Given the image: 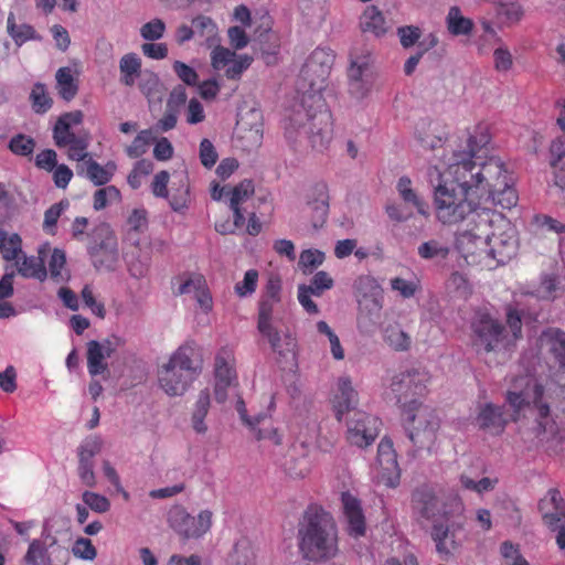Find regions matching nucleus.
I'll use <instances>...</instances> for the list:
<instances>
[{
  "label": "nucleus",
  "mask_w": 565,
  "mask_h": 565,
  "mask_svg": "<svg viewBox=\"0 0 565 565\" xmlns=\"http://www.w3.org/2000/svg\"><path fill=\"white\" fill-rule=\"evenodd\" d=\"M72 553L75 557L85 561H93L97 555V551L92 541L86 537H79L74 542Z\"/></svg>",
  "instance_id": "63"
},
{
  "label": "nucleus",
  "mask_w": 565,
  "mask_h": 565,
  "mask_svg": "<svg viewBox=\"0 0 565 565\" xmlns=\"http://www.w3.org/2000/svg\"><path fill=\"white\" fill-rule=\"evenodd\" d=\"M255 192L254 183L252 180H243L235 185L230 194V209L236 210L241 207L247 200H249Z\"/></svg>",
  "instance_id": "44"
},
{
  "label": "nucleus",
  "mask_w": 565,
  "mask_h": 565,
  "mask_svg": "<svg viewBox=\"0 0 565 565\" xmlns=\"http://www.w3.org/2000/svg\"><path fill=\"white\" fill-rule=\"evenodd\" d=\"M333 62L334 55L329 49H316L310 54L297 79V99L284 118L288 140L305 137L318 151L326 149L332 139L331 114L324 108L321 92Z\"/></svg>",
  "instance_id": "2"
},
{
  "label": "nucleus",
  "mask_w": 565,
  "mask_h": 565,
  "mask_svg": "<svg viewBox=\"0 0 565 565\" xmlns=\"http://www.w3.org/2000/svg\"><path fill=\"white\" fill-rule=\"evenodd\" d=\"M87 248L96 269H115L118 262V243L108 225L102 224L94 230Z\"/></svg>",
  "instance_id": "9"
},
{
  "label": "nucleus",
  "mask_w": 565,
  "mask_h": 565,
  "mask_svg": "<svg viewBox=\"0 0 565 565\" xmlns=\"http://www.w3.org/2000/svg\"><path fill=\"white\" fill-rule=\"evenodd\" d=\"M35 147L33 138L19 134L11 138L9 149L17 156H30Z\"/></svg>",
  "instance_id": "60"
},
{
  "label": "nucleus",
  "mask_w": 565,
  "mask_h": 565,
  "mask_svg": "<svg viewBox=\"0 0 565 565\" xmlns=\"http://www.w3.org/2000/svg\"><path fill=\"white\" fill-rule=\"evenodd\" d=\"M477 424L481 429L492 435H500L508 424L503 407L492 403L484 404L477 416Z\"/></svg>",
  "instance_id": "23"
},
{
  "label": "nucleus",
  "mask_w": 565,
  "mask_h": 565,
  "mask_svg": "<svg viewBox=\"0 0 565 565\" xmlns=\"http://www.w3.org/2000/svg\"><path fill=\"white\" fill-rule=\"evenodd\" d=\"M50 252L47 245L41 246L38 256H25L17 260L18 274L24 278H33L44 281L47 277V270L44 265V257Z\"/></svg>",
  "instance_id": "21"
},
{
  "label": "nucleus",
  "mask_w": 565,
  "mask_h": 565,
  "mask_svg": "<svg viewBox=\"0 0 565 565\" xmlns=\"http://www.w3.org/2000/svg\"><path fill=\"white\" fill-rule=\"evenodd\" d=\"M32 107L35 113H46L52 106V99L49 97L45 86L43 84H35L30 94Z\"/></svg>",
  "instance_id": "53"
},
{
  "label": "nucleus",
  "mask_w": 565,
  "mask_h": 565,
  "mask_svg": "<svg viewBox=\"0 0 565 565\" xmlns=\"http://www.w3.org/2000/svg\"><path fill=\"white\" fill-rule=\"evenodd\" d=\"M384 341L395 351H406L411 347V337L398 324L386 327Z\"/></svg>",
  "instance_id": "40"
},
{
  "label": "nucleus",
  "mask_w": 565,
  "mask_h": 565,
  "mask_svg": "<svg viewBox=\"0 0 565 565\" xmlns=\"http://www.w3.org/2000/svg\"><path fill=\"white\" fill-rule=\"evenodd\" d=\"M236 409L242 420L252 429L257 440L268 439L273 441L275 445L280 444V436L278 435L277 430L274 427H271L270 425H264V427H259V425L265 422L266 415L260 414L254 418H249L247 416L245 403L242 399L237 402Z\"/></svg>",
  "instance_id": "25"
},
{
  "label": "nucleus",
  "mask_w": 565,
  "mask_h": 565,
  "mask_svg": "<svg viewBox=\"0 0 565 565\" xmlns=\"http://www.w3.org/2000/svg\"><path fill=\"white\" fill-rule=\"evenodd\" d=\"M7 30L9 35L12 38L14 43L21 46L23 43L30 40L39 39L34 28L30 24H17L13 13H10L7 19Z\"/></svg>",
  "instance_id": "35"
},
{
  "label": "nucleus",
  "mask_w": 565,
  "mask_h": 565,
  "mask_svg": "<svg viewBox=\"0 0 565 565\" xmlns=\"http://www.w3.org/2000/svg\"><path fill=\"white\" fill-rule=\"evenodd\" d=\"M429 380L428 372L420 369L401 372L392 379L391 391L402 413L408 407L424 405L419 398L426 393Z\"/></svg>",
  "instance_id": "8"
},
{
  "label": "nucleus",
  "mask_w": 565,
  "mask_h": 565,
  "mask_svg": "<svg viewBox=\"0 0 565 565\" xmlns=\"http://www.w3.org/2000/svg\"><path fill=\"white\" fill-rule=\"evenodd\" d=\"M47 546L42 543L40 540H33L29 548L26 551V554L24 556V559L28 565H51L52 561L49 555Z\"/></svg>",
  "instance_id": "43"
},
{
  "label": "nucleus",
  "mask_w": 565,
  "mask_h": 565,
  "mask_svg": "<svg viewBox=\"0 0 565 565\" xmlns=\"http://www.w3.org/2000/svg\"><path fill=\"white\" fill-rule=\"evenodd\" d=\"M413 508L425 519L435 518L438 511V499L429 489H417L412 497Z\"/></svg>",
  "instance_id": "30"
},
{
  "label": "nucleus",
  "mask_w": 565,
  "mask_h": 565,
  "mask_svg": "<svg viewBox=\"0 0 565 565\" xmlns=\"http://www.w3.org/2000/svg\"><path fill=\"white\" fill-rule=\"evenodd\" d=\"M404 427L409 440L418 449H430L440 427L436 411L428 405L412 406L403 413Z\"/></svg>",
  "instance_id": "7"
},
{
  "label": "nucleus",
  "mask_w": 565,
  "mask_h": 565,
  "mask_svg": "<svg viewBox=\"0 0 565 565\" xmlns=\"http://www.w3.org/2000/svg\"><path fill=\"white\" fill-rule=\"evenodd\" d=\"M361 29L363 32L380 36L385 33V19L375 8H369L361 18Z\"/></svg>",
  "instance_id": "38"
},
{
  "label": "nucleus",
  "mask_w": 565,
  "mask_h": 565,
  "mask_svg": "<svg viewBox=\"0 0 565 565\" xmlns=\"http://www.w3.org/2000/svg\"><path fill=\"white\" fill-rule=\"evenodd\" d=\"M258 281V271L255 269H249L245 273L244 278L242 281H238L235 287V294L241 297L245 298L250 295H253L256 290Z\"/></svg>",
  "instance_id": "58"
},
{
  "label": "nucleus",
  "mask_w": 565,
  "mask_h": 565,
  "mask_svg": "<svg viewBox=\"0 0 565 565\" xmlns=\"http://www.w3.org/2000/svg\"><path fill=\"white\" fill-rule=\"evenodd\" d=\"M211 407V395L207 388L200 391L191 411V427L198 435L209 430L206 417Z\"/></svg>",
  "instance_id": "27"
},
{
  "label": "nucleus",
  "mask_w": 565,
  "mask_h": 565,
  "mask_svg": "<svg viewBox=\"0 0 565 565\" xmlns=\"http://www.w3.org/2000/svg\"><path fill=\"white\" fill-rule=\"evenodd\" d=\"M544 392L543 383L531 374H523L511 379L505 394L512 420L516 422L521 417L533 418L531 430L539 443H547L558 434L550 406L544 402Z\"/></svg>",
  "instance_id": "4"
},
{
  "label": "nucleus",
  "mask_w": 565,
  "mask_h": 565,
  "mask_svg": "<svg viewBox=\"0 0 565 565\" xmlns=\"http://www.w3.org/2000/svg\"><path fill=\"white\" fill-rule=\"evenodd\" d=\"M252 63L248 55H234L232 61L225 67V76L230 79H237L246 71Z\"/></svg>",
  "instance_id": "61"
},
{
  "label": "nucleus",
  "mask_w": 565,
  "mask_h": 565,
  "mask_svg": "<svg viewBox=\"0 0 565 565\" xmlns=\"http://www.w3.org/2000/svg\"><path fill=\"white\" fill-rule=\"evenodd\" d=\"M396 191L405 209L413 207L418 214L427 217L429 215V206L423 195L414 188L411 178L403 175L396 182Z\"/></svg>",
  "instance_id": "22"
},
{
  "label": "nucleus",
  "mask_w": 565,
  "mask_h": 565,
  "mask_svg": "<svg viewBox=\"0 0 565 565\" xmlns=\"http://www.w3.org/2000/svg\"><path fill=\"white\" fill-rule=\"evenodd\" d=\"M195 352L196 343L186 341L158 367V385L168 396H183L199 376L201 367L194 363Z\"/></svg>",
  "instance_id": "6"
},
{
  "label": "nucleus",
  "mask_w": 565,
  "mask_h": 565,
  "mask_svg": "<svg viewBox=\"0 0 565 565\" xmlns=\"http://www.w3.org/2000/svg\"><path fill=\"white\" fill-rule=\"evenodd\" d=\"M447 29L452 35H468L473 28L470 19L463 17L458 7H451L446 17Z\"/></svg>",
  "instance_id": "34"
},
{
  "label": "nucleus",
  "mask_w": 565,
  "mask_h": 565,
  "mask_svg": "<svg viewBox=\"0 0 565 565\" xmlns=\"http://www.w3.org/2000/svg\"><path fill=\"white\" fill-rule=\"evenodd\" d=\"M390 285L392 290L398 292L405 299L414 297L420 288L417 279L407 280L401 277L392 278Z\"/></svg>",
  "instance_id": "57"
},
{
  "label": "nucleus",
  "mask_w": 565,
  "mask_h": 565,
  "mask_svg": "<svg viewBox=\"0 0 565 565\" xmlns=\"http://www.w3.org/2000/svg\"><path fill=\"white\" fill-rule=\"evenodd\" d=\"M281 466L291 478H303L310 472V461L306 456H298L296 449L290 450Z\"/></svg>",
  "instance_id": "33"
},
{
  "label": "nucleus",
  "mask_w": 565,
  "mask_h": 565,
  "mask_svg": "<svg viewBox=\"0 0 565 565\" xmlns=\"http://www.w3.org/2000/svg\"><path fill=\"white\" fill-rule=\"evenodd\" d=\"M539 510L544 524L551 530H556L561 523L565 522V502L556 488L550 489L540 500Z\"/></svg>",
  "instance_id": "18"
},
{
  "label": "nucleus",
  "mask_w": 565,
  "mask_h": 565,
  "mask_svg": "<svg viewBox=\"0 0 565 565\" xmlns=\"http://www.w3.org/2000/svg\"><path fill=\"white\" fill-rule=\"evenodd\" d=\"M358 404V393L349 377H340L337 391L332 398V405L338 420H342L344 414L353 411Z\"/></svg>",
  "instance_id": "20"
},
{
  "label": "nucleus",
  "mask_w": 565,
  "mask_h": 565,
  "mask_svg": "<svg viewBox=\"0 0 565 565\" xmlns=\"http://www.w3.org/2000/svg\"><path fill=\"white\" fill-rule=\"evenodd\" d=\"M103 440L98 436L86 437L77 448L78 461L94 462L93 459L102 451Z\"/></svg>",
  "instance_id": "45"
},
{
  "label": "nucleus",
  "mask_w": 565,
  "mask_h": 565,
  "mask_svg": "<svg viewBox=\"0 0 565 565\" xmlns=\"http://www.w3.org/2000/svg\"><path fill=\"white\" fill-rule=\"evenodd\" d=\"M415 138L424 149L429 150L439 148L444 141L438 125L425 120L417 124Z\"/></svg>",
  "instance_id": "29"
},
{
  "label": "nucleus",
  "mask_w": 565,
  "mask_h": 565,
  "mask_svg": "<svg viewBox=\"0 0 565 565\" xmlns=\"http://www.w3.org/2000/svg\"><path fill=\"white\" fill-rule=\"evenodd\" d=\"M471 329L475 335V344L486 352L497 351L511 344V341L504 334L503 327L483 310L475 312Z\"/></svg>",
  "instance_id": "10"
},
{
  "label": "nucleus",
  "mask_w": 565,
  "mask_h": 565,
  "mask_svg": "<svg viewBox=\"0 0 565 565\" xmlns=\"http://www.w3.org/2000/svg\"><path fill=\"white\" fill-rule=\"evenodd\" d=\"M214 380L237 381L234 352L230 348L218 350L214 362Z\"/></svg>",
  "instance_id": "31"
},
{
  "label": "nucleus",
  "mask_w": 565,
  "mask_h": 565,
  "mask_svg": "<svg viewBox=\"0 0 565 565\" xmlns=\"http://www.w3.org/2000/svg\"><path fill=\"white\" fill-rule=\"evenodd\" d=\"M66 255L62 249L54 248L49 259L47 275L55 282H64L70 279V271L65 267Z\"/></svg>",
  "instance_id": "36"
},
{
  "label": "nucleus",
  "mask_w": 565,
  "mask_h": 565,
  "mask_svg": "<svg viewBox=\"0 0 565 565\" xmlns=\"http://www.w3.org/2000/svg\"><path fill=\"white\" fill-rule=\"evenodd\" d=\"M488 137L471 135L467 140L468 150L454 152L446 163V174L451 182L440 180L434 186V205L437 220L445 225L465 223L461 231L475 232L484 217H495V206L511 209L518 203V194L499 158L486 162L473 160L486 146Z\"/></svg>",
  "instance_id": "1"
},
{
  "label": "nucleus",
  "mask_w": 565,
  "mask_h": 565,
  "mask_svg": "<svg viewBox=\"0 0 565 565\" xmlns=\"http://www.w3.org/2000/svg\"><path fill=\"white\" fill-rule=\"evenodd\" d=\"M55 78L61 97L67 102L73 99L77 94L78 87L75 83L72 70L70 67L58 68Z\"/></svg>",
  "instance_id": "37"
},
{
  "label": "nucleus",
  "mask_w": 565,
  "mask_h": 565,
  "mask_svg": "<svg viewBox=\"0 0 565 565\" xmlns=\"http://www.w3.org/2000/svg\"><path fill=\"white\" fill-rule=\"evenodd\" d=\"M83 502L96 513H106L110 509V501L103 494L93 491H84Z\"/></svg>",
  "instance_id": "59"
},
{
  "label": "nucleus",
  "mask_w": 565,
  "mask_h": 565,
  "mask_svg": "<svg viewBox=\"0 0 565 565\" xmlns=\"http://www.w3.org/2000/svg\"><path fill=\"white\" fill-rule=\"evenodd\" d=\"M166 23L161 19H152L140 28V36L148 42H154L163 38Z\"/></svg>",
  "instance_id": "54"
},
{
  "label": "nucleus",
  "mask_w": 565,
  "mask_h": 565,
  "mask_svg": "<svg viewBox=\"0 0 565 565\" xmlns=\"http://www.w3.org/2000/svg\"><path fill=\"white\" fill-rule=\"evenodd\" d=\"M119 339L96 341L92 340L87 343V370L90 376H97L108 371L107 359L115 352Z\"/></svg>",
  "instance_id": "17"
},
{
  "label": "nucleus",
  "mask_w": 565,
  "mask_h": 565,
  "mask_svg": "<svg viewBox=\"0 0 565 565\" xmlns=\"http://www.w3.org/2000/svg\"><path fill=\"white\" fill-rule=\"evenodd\" d=\"M348 76L351 95L358 99L366 97L374 84L371 56L366 54L353 57L348 71Z\"/></svg>",
  "instance_id": "12"
},
{
  "label": "nucleus",
  "mask_w": 565,
  "mask_h": 565,
  "mask_svg": "<svg viewBox=\"0 0 565 565\" xmlns=\"http://www.w3.org/2000/svg\"><path fill=\"white\" fill-rule=\"evenodd\" d=\"M341 502L348 534L355 539L364 536L366 522L361 501L350 492H344Z\"/></svg>",
  "instance_id": "16"
},
{
  "label": "nucleus",
  "mask_w": 565,
  "mask_h": 565,
  "mask_svg": "<svg viewBox=\"0 0 565 565\" xmlns=\"http://www.w3.org/2000/svg\"><path fill=\"white\" fill-rule=\"evenodd\" d=\"M120 191L115 185H107L98 189L93 196V207L95 211L104 210L108 204L119 202Z\"/></svg>",
  "instance_id": "47"
},
{
  "label": "nucleus",
  "mask_w": 565,
  "mask_h": 565,
  "mask_svg": "<svg viewBox=\"0 0 565 565\" xmlns=\"http://www.w3.org/2000/svg\"><path fill=\"white\" fill-rule=\"evenodd\" d=\"M503 221V215L497 211L495 217L480 221L475 232L458 231L456 247L468 264L491 270L512 259L518 250L514 235L494 233L495 225Z\"/></svg>",
  "instance_id": "3"
},
{
  "label": "nucleus",
  "mask_w": 565,
  "mask_h": 565,
  "mask_svg": "<svg viewBox=\"0 0 565 565\" xmlns=\"http://www.w3.org/2000/svg\"><path fill=\"white\" fill-rule=\"evenodd\" d=\"M21 238L18 234H8L0 231V252L6 260L19 259L21 250Z\"/></svg>",
  "instance_id": "42"
},
{
  "label": "nucleus",
  "mask_w": 565,
  "mask_h": 565,
  "mask_svg": "<svg viewBox=\"0 0 565 565\" xmlns=\"http://www.w3.org/2000/svg\"><path fill=\"white\" fill-rule=\"evenodd\" d=\"M495 15L501 26H511L521 21L524 15V10L519 0H514L509 4L497 9Z\"/></svg>",
  "instance_id": "41"
},
{
  "label": "nucleus",
  "mask_w": 565,
  "mask_h": 565,
  "mask_svg": "<svg viewBox=\"0 0 565 565\" xmlns=\"http://www.w3.org/2000/svg\"><path fill=\"white\" fill-rule=\"evenodd\" d=\"M324 262V254L318 249H306L301 252L298 266L305 273H311Z\"/></svg>",
  "instance_id": "55"
},
{
  "label": "nucleus",
  "mask_w": 565,
  "mask_h": 565,
  "mask_svg": "<svg viewBox=\"0 0 565 565\" xmlns=\"http://www.w3.org/2000/svg\"><path fill=\"white\" fill-rule=\"evenodd\" d=\"M317 330L320 334L324 335L330 344V350L333 359L343 360L344 350L340 343L339 337L333 332L326 321H319L317 323Z\"/></svg>",
  "instance_id": "51"
},
{
  "label": "nucleus",
  "mask_w": 565,
  "mask_h": 565,
  "mask_svg": "<svg viewBox=\"0 0 565 565\" xmlns=\"http://www.w3.org/2000/svg\"><path fill=\"white\" fill-rule=\"evenodd\" d=\"M377 462L383 471V476H386L393 486L394 480H397L399 477V468L393 443L390 439L384 438L379 444Z\"/></svg>",
  "instance_id": "26"
},
{
  "label": "nucleus",
  "mask_w": 565,
  "mask_h": 565,
  "mask_svg": "<svg viewBox=\"0 0 565 565\" xmlns=\"http://www.w3.org/2000/svg\"><path fill=\"white\" fill-rule=\"evenodd\" d=\"M542 351L551 353L558 362V370L552 381L565 387V332L559 329H547L539 338Z\"/></svg>",
  "instance_id": "14"
},
{
  "label": "nucleus",
  "mask_w": 565,
  "mask_h": 565,
  "mask_svg": "<svg viewBox=\"0 0 565 565\" xmlns=\"http://www.w3.org/2000/svg\"><path fill=\"white\" fill-rule=\"evenodd\" d=\"M438 43V39L435 34L430 33L427 38L418 42L419 51L409 56L404 64V72L406 75H411L417 67L423 54L428 50L435 47Z\"/></svg>",
  "instance_id": "46"
},
{
  "label": "nucleus",
  "mask_w": 565,
  "mask_h": 565,
  "mask_svg": "<svg viewBox=\"0 0 565 565\" xmlns=\"http://www.w3.org/2000/svg\"><path fill=\"white\" fill-rule=\"evenodd\" d=\"M153 139L151 129L141 130L132 140L131 145L126 148V153L129 158L136 159L145 154L148 146Z\"/></svg>",
  "instance_id": "48"
},
{
  "label": "nucleus",
  "mask_w": 565,
  "mask_h": 565,
  "mask_svg": "<svg viewBox=\"0 0 565 565\" xmlns=\"http://www.w3.org/2000/svg\"><path fill=\"white\" fill-rule=\"evenodd\" d=\"M71 128L63 121H56L53 129V138L58 148L66 147L73 140L78 139L79 136H76Z\"/></svg>",
  "instance_id": "64"
},
{
  "label": "nucleus",
  "mask_w": 565,
  "mask_h": 565,
  "mask_svg": "<svg viewBox=\"0 0 565 565\" xmlns=\"http://www.w3.org/2000/svg\"><path fill=\"white\" fill-rule=\"evenodd\" d=\"M70 203L66 200L50 206L44 213L43 230L49 234H55V227L58 217L68 207Z\"/></svg>",
  "instance_id": "52"
},
{
  "label": "nucleus",
  "mask_w": 565,
  "mask_h": 565,
  "mask_svg": "<svg viewBox=\"0 0 565 565\" xmlns=\"http://www.w3.org/2000/svg\"><path fill=\"white\" fill-rule=\"evenodd\" d=\"M138 87L149 102L160 100L163 93L162 83L157 73L145 70L138 79Z\"/></svg>",
  "instance_id": "32"
},
{
  "label": "nucleus",
  "mask_w": 565,
  "mask_h": 565,
  "mask_svg": "<svg viewBox=\"0 0 565 565\" xmlns=\"http://www.w3.org/2000/svg\"><path fill=\"white\" fill-rule=\"evenodd\" d=\"M143 71L141 58L136 53H127L119 60L120 83L127 87L134 86Z\"/></svg>",
  "instance_id": "28"
},
{
  "label": "nucleus",
  "mask_w": 565,
  "mask_h": 565,
  "mask_svg": "<svg viewBox=\"0 0 565 565\" xmlns=\"http://www.w3.org/2000/svg\"><path fill=\"white\" fill-rule=\"evenodd\" d=\"M299 551L306 559L320 562L338 553V533L332 516L324 510L311 507L298 530Z\"/></svg>",
  "instance_id": "5"
},
{
  "label": "nucleus",
  "mask_w": 565,
  "mask_h": 565,
  "mask_svg": "<svg viewBox=\"0 0 565 565\" xmlns=\"http://www.w3.org/2000/svg\"><path fill=\"white\" fill-rule=\"evenodd\" d=\"M77 174L86 177L95 185L107 184L114 177L117 164L108 161L105 166H100L97 161L88 158L84 163L78 164Z\"/></svg>",
  "instance_id": "24"
},
{
  "label": "nucleus",
  "mask_w": 565,
  "mask_h": 565,
  "mask_svg": "<svg viewBox=\"0 0 565 565\" xmlns=\"http://www.w3.org/2000/svg\"><path fill=\"white\" fill-rule=\"evenodd\" d=\"M280 302L281 279L278 276H270L258 302L257 327H265L276 322L274 313Z\"/></svg>",
  "instance_id": "15"
},
{
  "label": "nucleus",
  "mask_w": 565,
  "mask_h": 565,
  "mask_svg": "<svg viewBox=\"0 0 565 565\" xmlns=\"http://www.w3.org/2000/svg\"><path fill=\"white\" fill-rule=\"evenodd\" d=\"M238 138L246 151H253L260 147L263 141V129L260 124H255L248 130L238 129Z\"/></svg>",
  "instance_id": "50"
},
{
  "label": "nucleus",
  "mask_w": 565,
  "mask_h": 565,
  "mask_svg": "<svg viewBox=\"0 0 565 565\" xmlns=\"http://www.w3.org/2000/svg\"><path fill=\"white\" fill-rule=\"evenodd\" d=\"M317 191L318 198L308 203L310 210L313 213L312 225L315 228L321 227L323 225L329 211V202L326 186L321 185L317 189Z\"/></svg>",
  "instance_id": "39"
},
{
  "label": "nucleus",
  "mask_w": 565,
  "mask_h": 565,
  "mask_svg": "<svg viewBox=\"0 0 565 565\" xmlns=\"http://www.w3.org/2000/svg\"><path fill=\"white\" fill-rule=\"evenodd\" d=\"M88 145V136H79L78 139L73 140L66 146L68 148L67 158L74 161H83L84 163L86 160H88L87 158L89 156L87 152Z\"/></svg>",
  "instance_id": "56"
},
{
  "label": "nucleus",
  "mask_w": 565,
  "mask_h": 565,
  "mask_svg": "<svg viewBox=\"0 0 565 565\" xmlns=\"http://www.w3.org/2000/svg\"><path fill=\"white\" fill-rule=\"evenodd\" d=\"M447 288L460 298H468L471 294V286L468 279L460 273H452L447 281Z\"/></svg>",
  "instance_id": "62"
},
{
  "label": "nucleus",
  "mask_w": 565,
  "mask_h": 565,
  "mask_svg": "<svg viewBox=\"0 0 565 565\" xmlns=\"http://www.w3.org/2000/svg\"><path fill=\"white\" fill-rule=\"evenodd\" d=\"M380 420L364 412L354 411L348 422L347 438L360 448L371 445L379 435Z\"/></svg>",
  "instance_id": "13"
},
{
  "label": "nucleus",
  "mask_w": 565,
  "mask_h": 565,
  "mask_svg": "<svg viewBox=\"0 0 565 565\" xmlns=\"http://www.w3.org/2000/svg\"><path fill=\"white\" fill-rule=\"evenodd\" d=\"M459 526L436 521L431 527V539L436 544V551L443 559L451 557L460 547L456 537Z\"/></svg>",
  "instance_id": "19"
},
{
  "label": "nucleus",
  "mask_w": 565,
  "mask_h": 565,
  "mask_svg": "<svg viewBox=\"0 0 565 565\" xmlns=\"http://www.w3.org/2000/svg\"><path fill=\"white\" fill-rule=\"evenodd\" d=\"M417 252L423 259H445L449 248L439 241L430 239L420 244Z\"/></svg>",
  "instance_id": "49"
},
{
  "label": "nucleus",
  "mask_w": 565,
  "mask_h": 565,
  "mask_svg": "<svg viewBox=\"0 0 565 565\" xmlns=\"http://www.w3.org/2000/svg\"><path fill=\"white\" fill-rule=\"evenodd\" d=\"M212 512L201 511L196 516L189 514L184 508L174 507L170 510L168 521L170 526L184 539H199L212 526Z\"/></svg>",
  "instance_id": "11"
}]
</instances>
